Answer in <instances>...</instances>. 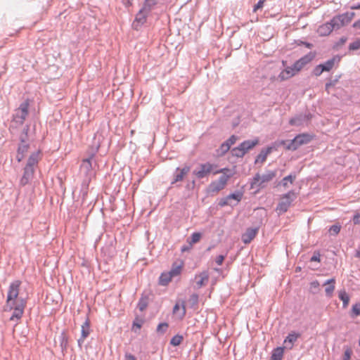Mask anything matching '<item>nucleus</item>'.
<instances>
[{
  "label": "nucleus",
  "mask_w": 360,
  "mask_h": 360,
  "mask_svg": "<svg viewBox=\"0 0 360 360\" xmlns=\"http://www.w3.org/2000/svg\"><path fill=\"white\" fill-rule=\"evenodd\" d=\"M352 354V350L349 347H347L345 349L342 360H350Z\"/></svg>",
  "instance_id": "8fccbe9b"
},
{
  "label": "nucleus",
  "mask_w": 360,
  "mask_h": 360,
  "mask_svg": "<svg viewBox=\"0 0 360 360\" xmlns=\"http://www.w3.org/2000/svg\"><path fill=\"white\" fill-rule=\"evenodd\" d=\"M324 72L321 64L317 65L312 70V74L316 77L320 76Z\"/></svg>",
  "instance_id": "09e8293b"
},
{
  "label": "nucleus",
  "mask_w": 360,
  "mask_h": 360,
  "mask_svg": "<svg viewBox=\"0 0 360 360\" xmlns=\"http://www.w3.org/2000/svg\"><path fill=\"white\" fill-rule=\"evenodd\" d=\"M284 347H278L273 349L271 360H282L283 357Z\"/></svg>",
  "instance_id": "a878e982"
},
{
  "label": "nucleus",
  "mask_w": 360,
  "mask_h": 360,
  "mask_svg": "<svg viewBox=\"0 0 360 360\" xmlns=\"http://www.w3.org/2000/svg\"><path fill=\"white\" fill-rule=\"evenodd\" d=\"M312 139L313 136L309 134H300L292 140H276L274 141V147H283L285 150L294 151L300 146L309 143Z\"/></svg>",
  "instance_id": "f257e3e1"
},
{
  "label": "nucleus",
  "mask_w": 360,
  "mask_h": 360,
  "mask_svg": "<svg viewBox=\"0 0 360 360\" xmlns=\"http://www.w3.org/2000/svg\"><path fill=\"white\" fill-rule=\"evenodd\" d=\"M295 178H296L295 174H290V175L284 177L280 182V184H281L284 187H287L288 181H290V184H292L295 179Z\"/></svg>",
  "instance_id": "4c0bfd02"
},
{
  "label": "nucleus",
  "mask_w": 360,
  "mask_h": 360,
  "mask_svg": "<svg viewBox=\"0 0 360 360\" xmlns=\"http://www.w3.org/2000/svg\"><path fill=\"white\" fill-rule=\"evenodd\" d=\"M340 61V57L339 56H334L333 58L328 59L323 63H321L324 72L330 71L335 65H338Z\"/></svg>",
  "instance_id": "a211bd4d"
},
{
  "label": "nucleus",
  "mask_w": 360,
  "mask_h": 360,
  "mask_svg": "<svg viewBox=\"0 0 360 360\" xmlns=\"http://www.w3.org/2000/svg\"><path fill=\"white\" fill-rule=\"evenodd\" d=\"M259 143V140L257 139L255 140H247L242 142L240 146L242 147V150H243L245 153L252 148H254Z\"/></svg>",
  "instance_id": "b1692460"
},
{
  "label": "nucleus",
  "mask_w": 360,
  "mask_h": 360,
  "mask_svg": "<svg viewBox=\"0 0 360 360\" xmlns=\"http://www.w3.org/2000/svg\"><path fill=\"white\" fill-rule=\"evenodd\" d=\"M278 148L274 147V142L273 143L271 146H269L266 148H262L260 153L257 156V158L255 160V164L257 162H261L262 163L264 162L266 160V158L268 155H269L274 149L276 150Z\"/></svg>",
  "instance_id": "6ab92c4d"
},
{
  "label": "nucleus",
  "mask_w": 360,
  "mask_h": 360,
  "mask_svg": "<svg viewBox=\"0 0 360 360\" xmlns=\"http://www.w3.org/2000/svg\"><path fill=\"white\" fill-rule=\"evenodd\" d=\"M30 129V127L28 124H26L20 135L19 139L20 143H29V137H28V131Z\"/></svg>",
  "instance_id": "c756f323"
},
{
  "label": "nucleus",
  "mask_w": 360,
  "mask_h": 360,
  "mask_svg": "<svg viewBox=\"0 0 360 360\" xmlns=\"http://www.w3.org/2000/svg\"><path fill=\"white\" fill-rule=\"evenodd\" d=\"M316 55V52H309L308 53H307L306 55L296 60L294 63V67L296 68V70H301L303 68H304L307 64L311 63L314 59Z\"/></svg>",
  "instance_id": "ddd939ff"
},
{
  "label": "nucleus",
  "mask_w": 360,
  "mask_h": 360,
  "mask_svg": "<svg viewBox=\"0 0 360 360\" xmlns=\"http://www.w3.org/2000/svg\"><path fill=\"white\" fill-rule=\"evenodd\" d=\"M30 103V100L27 98L20 103L18 108V109L20 110V112H28Z\"/></svg>",
  "instance_id": "ea45409f"
},
{
  "label": "nucleus",
  "mask_w": 360,
  "mask_h": 360,
  "mask_svg": "<svg viewBox=\"0 0 360 360\" xmlns=\"http://www.w3.org/2000/svg\"><path fill=\"white\" fill-rule=\"evenodd\" d=\"M230 149V147L229 146L228 143H226L225 142H224L221 146H220V148H219V155H224L226 153H227Z\"/></svg>",
  "instance_id": "603ef678"
},
{
  "label": "nucleus",
  "mask_w": 360,
  "mask_h": 360,
  "mask_svg": "<svg viewBox=\"0 0 360 360\" xmlns=\"http://www.w3.org/2000/svg\"><path fill=\"white\" fill-rule=\"evenodd\" d=\"M60 338V346L62 350V352H64L67 350L68 347V337L66 333L63 331L59 337Z\"/></svg>",
  "instance_id": "cd10ccee"
},
{
  "label": "nucleus",
  "mask_w": 360,
  "mask_h": 360,
  "mask_svg": "<svg viewBox=\"0 0 360 360\" xmlns=\"http://www.w3.org/2000/svg\"><path fill=\"white\" fill-rule=\"evenodd\" d=\"M181 264L174 263L169 271L161 274L159 278V284L163 286L168 285L173 277L179 276L181 274Z\"/></svg>",
  "instance_id": "20e7f679"
},
{
  "label": "nucleus",
  "mask_w": 360,
  "mask_h": 360,
  "mask_svg": "<svg viewBox=\"0 0 360 360\" xmlns=\"http://www.w3.org/2000/svg\"><path fill=\"white\" fill-rule=\"evenodd\" d=\"M296 68L294 67V63L286 67L283 71L280 72L278 75V78L281 81L286 80L294 75H295L300 70H296Z\"/></svg>",
  "instance_id": "2eb2a0df"
},
{
  "label": "nucleus",
  "mask_w": 360,
  "mask_h": 360,
  "mask_svg": "<svg viewBox=\"0 0 360 360\" xmlns=\"http://www.w3.org/2000/svg\"><path fill=\"white\" fill-rule=\"evenodd\" d=\"M335 279L334 278H330L329 280H327L323 285H327L328 286L325 289V292H326V295L328 296V297H331L333 293V291L335 290Z\"/></svg>",
  "instance_id": "393cba45"
},
{
  "label": "nucleus",
  "mask_w": 360,
  "mask_h": 360,
  "mask_svg": "<svg viewBox=\"0 0 360 360\" xmlns=\"http://www.w3.org/2000/svg\"><path fill=\"white\" fill-rule=\"evenodd\" d=\"M300 44L305 46L308 49H311L313 46L312 44L307 42V41H300V42L299 43V45H300Z\"/></svg>",
  "instance_id": "69168bd1"
},
{
  "label": "nucleus",
  "mask_w": 360,
  "mask_h": 360,
  "mask_svg": "<svg viewBox=\"0 0 360 360\" xmlns=\"http://www.w3.org/2000/svg\"><path fill=\"white\" fill-rule=\"evenodd\" d=\"M41 158L40 150L34 152L30 155L27 164L23 169V175L20 181V184L21 186H25V185L28 184L30 181L33 179L34 168L38 165Z\"/></svg>",
  "instance_id": "f03ea898"
},
{
  "label": "nucleus",
  "mask_w": 360,
  "mask_h": 360,
  "mask_svg": "<svg viewBox=\"0 0 360 360\" xmlns=\"http://www.w3.org/2000/svg\"><path fill=\"white\" fill-rule=\"evenodd\" d=\"M30 148V143H20L17 149L16 160L18 162H21L26 155Z\"/></svg>",
  "instance_id": "aec40b11"
},
{
  "label": "nucleus",
  "mask_w": 360,
  "mask_h": 360,
  "mask_svg": "<svg viewBox=\"0 0 360 360\" xmlns=\"http://www.w3.org/2000/svg\"><path fill=\"white\" fill-rule=\"evenodd\" d=\"M228 198L230 200H236L237 202H240L243 198V193L241 192H236L234 193H231L227 195Z\"/></svg>",
  "instance_id": "de8ad7c7"
},
{
  "label": "nucleus",
  "mask_w": 360,
  "mask_h": 360,
  "mask_svg": "<svg viewBox=\"0 0 360 360\" xmlns=\"http://www.w3.org/2000/svg\"><path fill=\"white\" fill-rule=\"evenodd\" d=\"M90 334V321L89 318H86V321L82 325V331H81V337L77 340L78 345L80 347H82V345L84 342V340Z\"/></svg>",
  "instance_id": "dca6fc26"
},
{
  "label": "nucleus",
  "mask_w": 360,
  "mask_h": 360,
  "mask_svg": "<svg viewBox=\"0 0 360 360\" xmlns=\"http://www.w3.org/2000/svg\"><path fill=\"white\" fill-rule=\"evenodd\" d=\"M230 172L229 169H228V168H223V169H221L216 170V171L213 172V174H219V173H223V174H226V172Z\"/></svg>",
  "instance_id": "680f3d73"
},
{
  "label": "nucleus",
  "mask_w": 360,
  "mask_h": 360,
  "mask_svg": "<svg viewBox=\"0 0 360 360\" xmlns=\"http://www.w3.org/2000/svg\"><path fill=\"white\" fill-rule=\"evenodd\" d=\"M192 245H184L182 246L181 248V252H186V251H188L190 250V249L191 248Z\"/></svg>",
  "instance_id": "774afa93"
},
{
  "label": "nucleus",
  "mask_w": 360,
  "mask_h": 360,
  "mask_svg": "<svg viewBox=\"0 0 360 360\" xmlns=\"http://www.w3.org/2000/svg\"><path fill=\"white\" fill-rule=\"evenodd\" d=\"M340 77V75H336L334 79H330V81L326 84V90L329 91L330 89L336 84Z\"/></svg>",
  "instance_id": "79ce46f5"
},
{
  "label": "nucleus",
  "mask_w": 360,
  "mask_h": 360,
  "mask_svg": "<svg viewBox=\"0 0 360 360\" xmlns=\"http://www.w3.org/2000/svg\"><path fill=\"white\" fill-rule=\"evenodd\" d=\"M319 283L318 281H312L311 283H310V288H311V290H312L313 293H316V290L319 289Z\"/></svg>",
  "instance_id": "5fc2aeb1"
},
{
  "label": "nucleus",
  "mask_w": 360,
  "mask_h": 360,
  "mask_svg": "<svg viewBox=\"0 0 360 360\" xmlns=\"http://www.w3.org/2000/svg\"><path fill=\"white\" fill-rule=\"evenodd\" d=\"M352 221L355 225L360 224V214L359 213H356L354 215V217L352 218Z\"/></svg>",
  "instance_id": "052dcab7"
},
{
  "label": "nucleus",
  "mask_w": 360,
  "mask_h": 360,
  "mask_svg": "<svg viewBox=\"0 0 360 360\" xmlns=\"http://www.w3.org/2000/svg\"><path fill=\"white\" fill-rule=\"evenodd\" d=\"M160 0H144L143 8L148 13H150L154 9L158 7Z\"/></svg>",
  "instance_id": "4be33fe9"
},
{
  "label": "nucleus",
  "mask_w": 360,
  "mask_h": 360,
  "mask_svg": "<svg viewBox=\"0 0 360 360\" xmlns=\"http://www.w3.org/2000/svg\"><path fill=\"white\" fill-rule=\"evenodd\" d=\"M228 205H229V199L228 198L227 196L220 199V200L219 202V205L220 207H224Z\"/></svg>",
  "instance_id": "4d7b16f0"
},
{
  "label": "nucleus",
  "mask_w": 360,
  "mask_h": 360,
  "mask_svg": "<svg viewBox=\"0 0 360 360\" xmlns=\"http://www.w3.org/2000/svg\"><path fill=\"white\" fill-rule=\"evenodd\" d=\"M103 140L104 136L101 132L97 131L94 134L91 143L89 145V148L88 150L89 155H91V158L94 157L96 153L98 152L101 146V144Z\"/></svg>",
  "instance_id": "9d476101"
},
{
  "label": "nucleus",
  "mask_w": 360,
  "mask_h": 360,
  "mask_svg": "<svg viewBox=\"0 0 360 360\" xmlns=\"http://www.w3.org/2000/svg\"><path fill=\"white\" fill-rule=\"evenodd\" d=\"M202 237V234L198 232L193 233L191 238L188 239V242L190 244V245H193V244L198 243Z\"/></svg>",
  "instance_id": "e433bc0d"
},
{
  "label": "nucleus",
  "mask_w": 360,
  "mask_h": 360,
  "mask_svg": "<svg viewBox=\"0 0 360 360\" xmlns=\"http://www.w3.org/2000/svg\"><path fill=\"white\" fill-rule=\"evenodd\" d=\"M311 262H320V254L319 252H314L313 256L310 259Z\"/></svg>",
  "instance_id": "13d9d810"
},
{
  "label": "nucleus",
  "mask_w": 360,
  "mask_h": 360,
  "mask_svg": "<svg viewBox=\"0 0 360 360\" xmlns=\"http://www.w3.org/2000/svg\"><path fill=\"white\" fill-rule=\"evenodd\" d=\"M265 1L266 0H259L253 7V12H256L258 9L262 8Z\"/></svg>",
  "instance_id": "6e6d98bb"
},
{
  "label": "nucleus",
  "mask_w": 360,
  "mask_h": 360,
  "mask_svg": "<svg viewBox=\"0 0 360 360\" xmlns=\"http://www.w3.org/2000/svg\"><path fill=\"white\" fill-rule=\"evenodd\" d=\"M191 171V166L184 165L182 168L177 167L173 174V179L171 181V184L174 185L177 182L182 181L185 177Z\"/></svg>",
  "instance_id": "f8f14e48"
},
{
  "label": "nucleus",
  "mask_w": 360,
  "mask_h": 360,
  "mask_svg": "<svg viewBox=\"0 0 360 360\" xmlns=\"http://www.w3.org/2000/svg\"><path fill=\"white\" fill-rule=\"evenodd\" d=\"M225 255H219L216 257L215 262L218 265H221L223 264V262L225 259Z\"/></svg>",
  "instance_id": "bf43d9fd"
},
{
  "label": "nucleus",
  "mask_w": 360,
  "mask_h": 360,
  "mask_svg": "<svg viewBox=\"0 0 360 360\" xmlns=\"http://www.w3.org/2000/svg\"><path fill=\"white\" fill-rule=\"evenodd\" d=\"M231 153L233 156L237 158H243L245 155V152L242 150V147L240 145L238 147L233 148L231 150Z\"/></svg>",
  "instance_id": "c9c22d12"
},
{
  "label": "nucleus",
  "mask_w": 360,
  "mask_h": 360,
  "mask_svg": "<svg viewBox=\"0 0 360 360\" xmlns=\"http://www.w3.org/2000/svg\"><path fill=\"white\" fill-rule=\"evenodd\" d=\"M93 158H91V155H89V158L84 159L82 161V163L80 166L81 169L84 170V172L86 173V174H88V173L91 171L92 165L91 160Z\"/></svg>",
  "instance_id": "c85d7f7f"
},
{
  "label": "nucleus",
  "mask_w": 360,
  "mask_h": 360,
  "mask_svg": "<svg viewBox=\"0 0 360 360\" xmlns=\"http://www.w3.org/2000/svg\"><path fill=\"white\" fill-rule=\"evenodd\" d=\"M277 174L276 170H268L263 175L257 173L253 176L250 181V188L257 189L263 188L265 187V184L272 181Z\"/></svg>",
  "instance_id": "7ed1b4c3"
},
{
  "label": "nucleus",
  "mask_w": 360,
  "mask_h": 360,
  "mask_svg": "<svg viewBox=\"0 0 360 360\" xmlns=\"http://www.w3.org/2000/svg\"><path fill=\"white\" fill-rule=\"evenodd\" d=\"M353 27L360 29V18L353 23Z\"/></svg>",
  "instance_id": "338daca9"
},
{
  "label": "nucleus",
  "mask_w": 360,
  "mask_h": 360,
  "mask_svg": "<svg viewBox=\"0 0 360 360\" xmlns=\"http://www.w3.org/2000/svg\"><path fill=\"white\" fill-rule=\"evenodd\" d=\"M259 228H248L242 236V240L245 244L250 243L257 236Z\"/></svg>",
  "instance_id": "f3484780"
},
{
  "label": "nucleus",
  "mask_w": 360,
  "mask_h": 360,
  "mask_svg": "<svg viewBox=\"0 0 360 360\" xmlns=\"http://www.w3.org/2000/svg\"><path fill=\"white\" fill-rule=\"evenodd\" d=\"M349 50L356 51L360 49V39H357L352 43H351L349 46Z\"/></svg>",
  "instance_id": "3c124183"
},
{
  "label": "nucleus",
  "mask_w": 360,
  "mask_h": 360,
  "mask_svg": "<svg viewBox=\"0 0 360 360\" xmlns=\"http://www.w3.org/2000/svg\"><path fill=\"white\" fill-rule=\"evenodd\" d=\"M169 327V324L166 322L160 323L156 329L158 333L164 334Z\"/></svg>",
  "instance_id": "c03bdc74"
},
{
  "label": "nucleus",
  "mask_w": 360,
  "mask_h": 360,
  "mask_svg": "<svg viewBox=\"0 0 360 360\" xmlns=\"http://www.w3.org/2000/svg\"><path fill=\"white\" fill-rule=\"evenodd\" d=\"M340 229H341V226L338 224H336L332 225L330 227L328 231L330 235L336 236L340 233Z\"/></svg>",
  "instance_id": "37998d69"
},
{
  "label": "nucleus",
  "mask_w": 360,
  "mask_h": 360,
  "mask_svg": "<svg viewBox=\"0 0 360 360\" xmlns=\"http://www.w3.org/2000/svg\"><path fill=\"white\" fill-rule=\"evenodd\" d=\"M11 309H13V314L10 318L11 321L15 319L19 320L22 316L24 309L26 306V300L22 297L18 300V302H13L11 305H8Z\"/></svg>",
  "instance_id": "39448f33"
},
{
  "label": "nucleus",
  "mask_w": 360,
  "mask_h": 360,
  "mask_svg": "<svg viewBox=\"0 0 360 360\" xmlns=\"http://www.w3.org/2000/svg\"><path fill=\"white\" fill-rule=\"evenodd\" d=\"M238 137L235 135L231 136L226 141V143H228L229 146L231 148V146L234 144L237 140Z\"/></svg>",
  "instance_id": "864d4df0"
},
{
  "label": "nucleus",
  "mask_w": 360,
  "mask_h": 360,
  "mask_svg": "<svg viewBox=\"0 0 360 360\" xmlns=\"http://www.w3.org/2000/svg\"><path fill=\"white\" fill-rule=\"evenodd\" d=\"M143 323H144V320L143 319L136 317L133 321L132 329L134 330V328L140 329L142 327Z\"/></svg>",
  "instance_id": "49530a36"
},
{
  "label": "nucleus",
  "mask_w": 360,
  "mask_h": 360,
  "mask_svg": "<svg viewBox=\"0 0 360 360\" xmlns=\"http://www.w3.org/2000/svg\"><path fill=\"white\" fill-rule=\"evenodd\" d=\"M355 13L354 12H347L343 14L339 15L341 20H342L344 25L349 23L354 18Z\"/></svg>",
  "instance_id": "f704fd0d"
},
{
  "label": "nucleus",
  "mask_w": 360,
  "mask_h": 360,
  "mask_svg": "<svg viewBox=\"0 0 360 360\" xmlns=\"http://www.w3.org/2000/svg\"><path fill=\"white\" fill-rule=\"evenodd\" d=\"M200 279L196 281V287L197 288H200L202 286L205 285L209 280V274L207 271H202L199 275Z\"/></svg>",
  "instance_id": "bb28decb"
},
{
  "label": "nucleus",
  "mask_w": 360,
  "mask_h": 360,
  "mask_svg": "<svg viewBox=\"0 0 360 360\" xmlns=\"http://www.w3.org/2000/svg\"><path fill=\"white\" fill-rule=\"evenodd\" d=\"M338 297L342 301L343 307H347L349 302V297L346 291L340 290Z\"/></svg>",
  "instance_id": "473e14b6"
},
{
  "label": "nucleus",
  "mask_w": 360,
  "mask_h": 360,
  "mask_svg": "<svg viewBox=\"0 0 360 360\" xmlns=\"http://www.w3.org/2000/svg\"><path fill=\"white\" fill-rule=\"evenodd\" d=\"M331 25H333V30H338L341 27L344 26L342 20L340 18V15L333 17L330 21Z\"/></svg>",
  "instance_id": "7c9ffc66"
},
{
  "label": "nucleus",
  "mask_w": 360,
  "mask_h": 360,
  "mask_svg": "<svg viewBox=\"0 0 360 360\" xmlns=\"http://www.w3.org/2000/svg\"><path fill=\"white\" fill-rule=\"evenodd\" d=\"M183 336L180 335H176L172 337V338L170 340V344L173 346H178L179 345L181 342L183 341Z\"/></svg>",
  "instance_id": "a19ab883"
},
{
  "label": "nucleus",
  "mask_w": 360,
  "mask_h": 360,
  "mask_svg": "<svg viewBox=\"0 0 360 360\" xmlns=\"http://www.w3.org/2000/svg\"><path fill=\"white\" fill-rule=\"evenodd\" d=\"M311 118V114H297L289 120V124L295 127L308 125Z\"/></svg>",
  "instance_id": "9b49d317"
},
{
  "label": "nucleus",
  "mask_w": 360,
  "mask_h": 360,
  "mask_svg": "<svg viewBox=\"0 0 360 360\" xmlns=\"http://www.w3.org/2000/svg\"><path fill=\"white\" fill-rule=\"evenodd\" d=\"M295 193L293 191H290L283 196L281 202L278 203L276 207V210H278L281 213L287 212L288 209L290 206L292 202L295 199Z\"/></svg>",
  "instance_id": "6e6552de"
},
{
  "label": "nucleus",
  "mask_w": 360,
  "mask_h": 360,
  "mask_svg": "<svg viewBox=\"0 0 360 360\" xmlns=\"http://www.w3.org/2000/svg\"><path fill=\"white\" fill-rule=\"evenodd\" d=\"M350 9H352V10H359L360 9V2L352 4L350 6Z\"/></svg>",
  "instance_id": "0e129e2a"
},
{
  "label": "nucleus",
  "mask_w": 360,
  "mask_h": 360,
  "mask_svg": "<svg viewBox=\"0 0 360 360\" xmlns=\"http://www.w3.org/2000/svg\"><path fill=\"white\" fill-rule=\"evenodd\" d=\"M124 356L126 360H136V356L130 353H126Z\"/></svg>",
  "instance_id": "e2e57ef3"
},
{
  "label": "nucleus",
  "mask_w": 360,
  "mask_h": 360,
  "mask_svg": "<svg viewBox=\"0 0 360 360\" xmlns=\"http://www.w3.org/2000/svg\"><path fill=\"white\" fill-rule=\"evenodd\" d=\"M20 284L21 282L18 280L11 283L7 295V305H11L13 302H18Z\"/></svg>",
  "instance_id": "1a4fd4ad"
},
{
  "label": "nucleus",
  "mask_w": 360,
  "mask_h": 360,
  "mask_svg": "<svg viewBox=\"0 0 360 360\" xmlns=\"http://www.w3.org/2000/svg\"><path fill=\"white\" fill-rule=\"evenodd\" d=\"M299 333H289V335L286 337V338L284 340L285 343H290L291 346L290 348H292L293 343L297 340V338L300 337Z\"/></svg>",
  "instance_id": "72a5a7b5"
},
{
  "label": "nucleus",
  "mask_w": 360,
  "mask_h": 360,
  "mask_svg": "<svg viewBox=\"0 0 360 360\" xmlns=\"http://www.w3.org/2000/svg\"><path fill=\"white\" fill-rule=\"evenodd\" d=\"M217 165L207 162L203 164H200L199 167L193 171V174L198 179H201L207 177L212 172L213 173L214 169L217 168Z\"/></svg>",
  "instance_id": "423d86ee"
},
{
  "label": "nucleus",
  "mask_w": 360,
  "mask_h": 360,
  "mask_svg": "<svg viewBox=\"0 0 360 360\" xmlns=\"http://www.w3.org/2000/svg\"><path fill=\"white\" fill-rule=\"evenodd\" d=\"M150 13H148L142 7L139 11L136 13L135 19L133 22V27L135 30H138L147 21V18Z\"/></svg>",
  "instance_id": "4468645a"
},
{
  "label": "nucleus",
  "mask_w": 360,
  "mask_h": 360,
  "mask_svg": "<svg viewBox=\"0 0 360 360\" xmlns=\"http://www.w3.org/2000/svg\"><path fill=\"white\" fill-rule=\"evenodd\" d=\"M198 294H192L190 297H189V300H188V302L189 304H191V307H195L198 303Z\"/></svg>",
  "instance_id": "a18cd8bd"
},
{
  "label": "nucleus",
  "mask_w": 360,
  "mask_h": 360,
  "mask_svg": "<svg viewBox=\"0 0 360 360\" xmlns=\"http://www.w3.org/2000/svg\"><path fill=\"white\" fill-rule=\"evenodd\" d=\"M148 305V297L142 296L138 302L137 307L141 311H143Z\"/></svg>",
  "instance_id": "2f4dec72"
},
{
  "label": "nucleus",
  "mask_w": 360,
  "mask_h": 360,
  "mask_svg": "<svg viewBox=\"0 0 360 360\" xmlns=\"http://www.w3.org/2000/svg\"><path fill=\"white\" fill-rule=\"evenodd\" d=\"M358 316H360V303L354 304L350 312V316L353 319Z\"/></svg>",
  "instance_id": "58836bf2"
},
{
  "label": "nucleus",
  "mask_w": 360,
  "mask_h": 360,
  "mask_svg": "<svg viewBox=\"0 0 360 360\" xmlns=\"http://www.w3.org/2000/svg\"><path fill=\"white\" fill-rule=\"evenodd\" d=\"M27 115V114H13V120L11 121V127L16 128L20 125H22L25 120Z\"/></svg>",
  "instance_id": "412c9836"
},
{
  "label": "nucleus",
  "mask_w": 360,
  "mask_h": 360,
  "mask_svg": "<svg viewBox=\"0 0 360 360\" xmlns=\"http://www.w3.org/2000/svg\"><path fill=\"white\" fill-rule=\"evenodd\" d=\"M333 30V25H331L330 22L319 26L318 28V32L321 36H327L330 34Z\"/></svg>",
  "instance_id": "5701e85b"
},
{
  "label": "nucleus",
  "mask_w": 360,
  "mask_h": 360,
  "mask_svg": "<svg viewBox=\"0 0 360 360\" xmlns=\"http://www.w3.org/2000/svg\"><path fill=\"white\" fill-rule=\"evenodd\" d=\"M232 174H224L220 176L217 181H212L208 186L210 193H218L224 189L227 184L228 180L232 176Z\"/></svg>",
  "instance_id": "0eeeda50"
}]
</instances>
